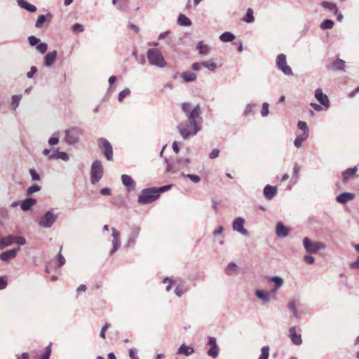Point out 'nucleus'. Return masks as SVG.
I'll return each instance as SVG.
<instances>
[{
	"instance_id": "1",
	"label": "nucleus",
	"mask_w": 359,
	"mask_h": 359,
	"mask_svg": "<svg viewBox=\"0 0 359 359\" xmlns=\"http://www.w3.org/2000/svg\"><path fill=\"white\" fill-rule=\"evenodd\" d=\"M202 118L195 119V124L189 120L181 122L177 126V129L184 140L187 139L190 135H195L201 130Z\"/></svg>"
},
{
	"instance_id": "2",
	"label": "nucleus",
	"mask_w": 359,
	"mask_h": 359,
	"mask_svg": "<svg viewBox=\"0 0 359 359\" xmlns=\"http://www.w3.org/2000/svg\"><path fill=\"white\" fill-rule=\"evenodd\" d=\"M147 57L149 64L158 68H164L167 62L160 50L157 48H149L147 52Z\"/></svg>"
},
{
	"instance_id": "3",
	"label": "nucleus",
	"mask_w": 359,
	"mask_h": 359,
	"mask_svg": "<svg viewBox=\"0 0 359 359\" xmlns=\"http://www.w3.org/2000/svg\"><path fill=\"white\" fill-rule=\"evenodd\" d=\"M182 109L185 114L189 121H192L194 124H195V119L198 118L201 119V109L199 104H196L194 107H192V105L190 102H183L182 104Z\"/></svg>"
},
{
	"instance_id": "4",
	"label": "nucleus",
	"mask_w": 359,
	"mask_h": 359,
	"mask_svg": "<svg viewBox=\"0 0 359 359\" xmlns=\"http://www.w3.org/2000/svg\"><path fill=\"white\" fill-rule=\"evenodd\" d=\"M158 198L156 188H148L142 191L138 197V203L140 204H149L155 201Z\"/></svg>"
},
{
	"instance_id": "5",
	"label": "nucleus",
	"mask_w": 359,
	"mask_h": 359,
	"mask_svg": "<svg viewBox=\"0 0 359 359\" xmlns=\"http://www.w3.org/2000/svg\"><path fill=\"white\" fill-rule=\"evenodd\" d=\"M103 167L99 160L93 162L90 169V182L93 184L97 183L103 176Z\"/></svg>"
},
{
	"instance_id": "6",
	"label": "nucleus",
	"mask_w": 359,
	"mask_h": 359,
	"mask_svg": "<svg viewBox=\"0 0 359 359\" xmlns=\"http://www.w3.org/2000/svg\"><path fill=\"white\" fill-rule=\"evenodd\" d=\"M276 66L284 74L287 76H291L293 74L291 67L287 64L285 55L283 53L278 55L276 57Z\"/></svg>"
},
{
	"instance_id": "7",
	"label": "nucleus",
	"mask_w": 359,
	"mask_h": 359,
	"mask_svg": "<svg viewBox=\"0 0 359 359\" xmlns=\"http://www.w3.org/2000/svg\"><path fill=\"white\" fill-rule=\"evenodd\" d=\"M303 244L306 251L309 253H316L318 250L325 248L324 243L320 242L313 243L307 237L304 238Z\"/></svg>"
},
{
	"instance_id": "8",
	"label": "nucleus",
	"mask_w": 359,
	"mask_h": 359,
	"mask_svg": "<svg viewBox=\"0 0 359 359\" xmlns=\"http://www.w3.org/2000/svg\"><path fill=\"white\" fill-rule=\"evenodd\" d=\"M99 147L108 161L113 159V149L111 143L105 138H100L98 142Z\"/></svg>"
},
{
	"instance_id": "9",
	"label": "nucleus",
	"mask_w": 359,
	"mask_h": 359,
	"mask_svg": "<svg viewBox=\"0 0 359 359\" xmlns=\"http://www.w3.org/2000/svg\"><path fill=\"white\" fill-rule=\"evenodd\" d=\"M59 213L54 209L47 211L41 218L39 224H53L56 222Z\"/></svg>"
},
{
	"instance_id": "10",
	"label": "nucleus",
	"mask_w": 359,
	"mask_h": 359,
	"mask_svg": "<svg viewBox=\"0 0 359 359\" xmlns=\"http://www.w3.org/2000/svg\"><path fill=\"white\" fill-rule=\"evenodd\" d=\"M66 142L69 144H74L79 142V132L75 128H71L65 131Z\"/></svg>"
},
{
	"instance_id": "11",
	"label": "nucleus",
	"mask_w": 359,
	"mask_h": 359,
	"mask_svg": "<svg viewBox=\"0 0 359 359\" xmlns=\"http://www.w3.org/2000/svg\"><path fill=\"white\" fill-rule=\"evenodd\" d=\"M315 97L320 103L321 105L328 108L330 106V101L327 95L323 93V90L320 88H317L315 90Z\"/></svg>"
},
{
	"instance_id": "12",
	"label": "nucleus",
	"mask_w": 359,
	"mask_h": 359,
	"mask_svg": "<svg viewBox=\"0 0 359 359\" xmlns=\"http://www.w3.org/2000/svg\"><path fill=\"white\" fill-rule=\"evenodd\" d=\"M19 248H13L0 254V259L5 262H8L10 260L15 258L17 255Z\"/></svg>"
},
{
	"instance_id": "13",
	"label": "nucleus",
	"mask_w": 359,
	"mask_h": 359,
	"mask_svg": "<svg viewBox=\"0 0 359 359\" xmlns=\"http://www.w3.org/2000/svg\"><path fill=\"white\" fill-rule=\"evenodd\" d=\"M121 182L127 188L128 191L134 190L135 189V182L130 175L126 174L122 175Z\"/></svg>"
},
{
	"instance_id": "14",
	"label": "nucleus",
	"mask_w": 359,
	"mask_h": 359,
	"mask_svg": "<svg viewBox=\"0 0 359 359\" xmlns=\"http://www.w3.org/2000/svg\"><path fill=\"white\" fill-rule=\"evenodd\" d=\"M344 68L345 61L339 58H337L330 65L327 66V69L334 71H342L344 70Z\"/></svg>"
},
{
	"instance_id": "15",
	"label": "nucleus",
	"mask_w": 359,
	"mask_h": 359,
	"mask_svg": "<svg viewBox=\"0 0 359 359\" xmlns=\"http://www.w3.org/2000/svg\"><path fill=\"white\" fill-rule=\"evenodd\" d=\"M111 230L112 231L113 248L110 251V254L112 255L113 253H114L116 251V250L118 249V248L120 245V242H119L120 233L118 231H116L114 227H111Z\"/></svg>"
},
{
	"instance_id": "16",
	"label": "nucleus",
	"mask_w": 359,
	"mask_h": 359,
	"mask_svg": "<svg viewBox=\"0 0 359 359\" xmlns=\"http://www.w3.org/2000/svg\"><path fill=\"white\" fill-rule=\"evenodd\" d=\"M355 198V194L352 193L344 192L337 196L336 201L339 203L344 204Z\"/></svg>"
},
{
	"instance_id": "17",
	"label": "nucleus",
	"mask_w": 359,
	"mask_h": 359,
	"mask_svg": "<svg viewBox=\"0 0 359 359\" xmlns=\"http://www.w3.org/2000/svg\"><path fill=\"white\" fill-rule=\"evenodd\" d=\"M57 54V52L55 50L48 53L44 57V65L46 67L52 66L56 60Z\"/></svg>"
},
{
	"instance_id": "18",
	"label": "nucleus",
	"mask_w": 359,
	"mask_h": 359,
	"mask_svg": "<svg viewBox=\"0 0 359 359\" xmlns=\"http://www.w3.org/2000/svg\"><path fill=\"white\" fill-rule=\"evenodd\" d=\"M188 290L189 288L185 282L177 281L176 287L175 289V293L177 297H181L182 294H185Z\"/></svg>"
},
{
	"instance_id": "19",
	"label": "nucleus",
	"mask_w": 359,
	"mask_h": 359,
	"mask_svg": "<svg viewBox=\"0 0 359 359\" xmlns=\"http://www.w3.org/2000/svg\"><path fill=\"white\" fill-rule=\"evenodd\" d=\"M15 243V236L8 235L5 237H1L0 235V249H4L6 247L10 246Z\"/></svg>"
},
{
	"instance_id": "20",
	"label": "nucleus",
	"mask_w": 359,
	"mask_h": 359,
	"mask_svg": "<svg viewBox=\"0 0 359 359\" xmlns=\"http://www.w3.org/2000/svg\"><path fill=\"white\" fill-rule=\"evenodd\" d=\"M36 203V200L32 198H28L20 203V209L23 211H28Z\"/></svg>"
},
{
	"instance_id": "21",
	"label": "nucleus",
	"mask_w": 359,
	"mask_h": 359,
	"mask_svg": "<svg viewBox=\"0 0 359 359\" xmlns=\"http://www.w3.org/2000/svg\"><path fill=\"white\" fill-rule=\"evenodd\" d=\"M277 189L276 187L266 185L264 189V195L267 200H271L276 194Z\"/></svg>"
},
{
	"instance_id": "22",
	"label": "nucleus",
	"mask_w": 359,
	"mask_h": 359,
	"mask_svg": "<svg viewBox=\"0 0 359 359\" xmlns=\"http://www.w3.org/2000/svg\"><path fill=\"white\" fill-rule=\"evenodd\" d=\"M194 353V349L191 346H187L185 344H182L177 349V354L184 355L186 356H189Z\"/></svg>"
},
{
	"instance_id": "23",
	"label": "nucleus",
	"mask_w": 359,
	"mask_h": 359,
	"mask_svg": "<svg viewBox=\"0 0 359 359\" xmlns=\"http://www.w3.org/2000/svg\"><path fill=\"white\" fill-rule=\"evenodd\" d=\"M51 19L52 15L50 13H48L47 15H41L37 18V20L35 23V27L36 28H41L43 27V24L45 22H50Z\"/></svg>"
},
{
	"instance_id": "24",
	"label": "nucleus",
	"mask_w": 359,
	"mask_h": 359,
	"mask_svg": "<svg viewBox=\"0 0 359 359\" xmlns=\"http://www.w3.org/2000/svg\"><path fill=\"white\" fill-rule=\"evenodd\" d=\"M196 50L198 51L199 54L207 55L210 53V47L204 44L203 41H201L196 45Z\"/></svg>"
},
{
	"instance_id": "25",
	"label": "nucleus",
	"mask_w": 359,
	"mask_h": 359,
	"mask_svg": "<svg viewBox=\"0 0 359 359\" xmlns=\"http://www.w3.org/2000/svg\"><path fill=\"white\" fill-rule=\"evenodd\" d=\"M357 170L358 169L356 167L348 168L347 170H344L342 172L343 180L344 182L348 181L349 179H351L355 175Z\"/></svg>"
},
{
	"instance_id": "26",
	"label": "nucleus",
	"mask_w": 359,
	"mask_h": 359,
	"mask_svg": "<svg viewBox=\"0 0 359 359\" xmlns=\"http://www.w3.org/2000/svg\"><path fill=\"white\" fill-rule=\"evenodd\" d=\"M290 229L286 226H276V233L279 238H285L288 236Z\"/></svg>"
},
{
	"instance_id": "27",
	"label": "nucleus",
	"mask_w": 359,
	"mask_h": 359,
	"mask_svg": "<svg viewBox=\"0 0 359 359\" xmlns=\"http://www.w3.org/2000/svg\"><path fill=\"white\" fill-rule=\"evenodd\" d=\"M18 5L25 10L29 12H35L36 11V7L34 5H32L25 0H18Z\"/></svg>"
},
{
	"instance_id": "28",
	"label": "nucleus",
	"mask_w": 359,
	"mask_h": 359,
	"mask_svg": "<svg viewBox=\"0 0 359 359\" xmlns=\"http://www.w3.org/2000/svg\"><path fill=\"white\" fill-rule=\"evenodd\" d=\"M176 163L177 165V170H180L183 168H186V167L189 166V165L190 163V159L189 157L180 158L176 161Z\"/></svg>"
},
{
	"instance_id": "29",
	"label": "nucleus",
	"mask_w": 359,
	"mask_h": 359,
	"mask_svg": "<svg viewBox=\"0 0 359 359\" xmlns=\"http://www.w3.org/2000/svg\"><path fill=\"white\" fill-rule=\"evenodd\" d=\"M270 280L274 283V287L273 289V292H276L278 289H280L283 285V280L280 276H273L270 278Z\"/></svg>"
},
{
	"instance_id": "30",
	"label": "nucleus",
	"mask_w": 359,
	"mask_h": 359,
	"mask_svg": "<svg viewBox=\"0 0 359 359\" xmlns=\"http://www.w3.org/2000/svg\"><path fill=\"white\" fill-rule=\"evenodd\" d=\"M181 76L186 82H193L197 78L196 74L191 72H184L181 74Z\"/></svg>"
},
{
	"instance_id": "31",
	"label": "nucleus",
	"mask_w": 359,
	"mask_h": 359,
	"mask_svg": "<svg viewBox=\"0 0 359 359\" xmlns=\"http://www.w3.org/2000/svg\"><path fill=\"white\" fill-rule=\"evenodd\" d=\"M53 262L55 263L56 269H58L65 264L66 260L60 252L58 255L53 259Z\"/></svg>"
},
{
	"instance_id": "32",
	"label": "nucleus",
	"mask_w": 359,
	"mask_h": 359,
	"mask_svg": "<svg viewBox=\"0 0 359 359\" xmlns=\"http://www.w3.org/2000/svg\"><path fill=\"white\" fill-rule=\"evenodd\" d=\"M177 23L181 26L185 27L190 26L191 25L190 19L184 14H180L178 16Z\"/></svg>"
},
{
	"instance_id": "33",
	"label": "nucleus",
	"mask_w": 359,
	"mask_h": 359,
	"mask_svg": "<svg viewBox=\"0 0 359 359\" xmlns=\"http://www.w3.org/2000/svg\"><path fill=\"white\" fill-rule=\"evenodd\" d=\"M235 36L229 32H226L219 36V39L222 42H231L233 41Z\"/></svg>"
},
{
	"instance_id": "34",
	"label": "nucleus",
	"mask_w": 359,
	"mask_h": 359,
	"mask_svg": "<svg viewBox=\"0 0 359 359\" xmlns=\"http://www.w3.org/2000/svg\"><path fill=\"white\" fill-rule=\"evenodd\" d=\"M255 294L257 298L262 299L264 302L268 303L270 302V297L266 292L261 290H257L255 291Z\"/></svg>"
},
{
	"instance_id": "35",
	"label": "nucleus",
	"mask_w": 359,
	"mask_h": 359,
	"mask_svg": "<svg viewBox=\"0 0 359 359\" xmlns=\"http://www.w3.org/2000/svg\"><path fill=\"white\" fill-rule=\"evenodd\" d=\"M22 99V95H14L11 97V107L15 111L20 104V102Z\"/></svg>"
},
{
	"instance_id": "36",
	"label": "nucleus",
	"mask_w": 359,
	"mask_h": 359,
	"mask_svg": "<svg viewBox=\"0 0 359 359\" xmlns=\"http://www.w3.org/2000/svg\"><path fill=\"white\" fill-rule=\"evenodd\" d=\"M321 5L324 8L329 9L331 11H333L334 14L338 13V8L335 4L328 2V1H323Z\"/></svg>"
},
{
	"instance_id": "37",
	"label": "nucleus",
	"mask_w": 359,
	"mask_h": 359,
	"mask_svg": "<svg viewBox=\"0 0 359 359\" xmlns=\"http://www.w3.org/2000/svg\"><path fill=\"white\" fill-rule=\"evenodd\" d=\"M253 10L250 8H248L244 21L247 23H251L255 21Z\"/></svg>"
},
{
	"instance_id": "38",
	"label": "nucleus",
	"mask_w": 359,
	"mask_h": 359,
	"mask_svg": "<svg viewBox=\"0 0 359 359\" xmlns=\"http://www.w3.org/2000/svg\"><path fill=\"white\" fill-rule=\"evenodd\" d=\"M41 189V186L39 185H37V184H33L32 185L31 187H29L27 191H26V195L27 196H31L34 193H36V192H38Z\"/></svg>"
},
{
	"instance_id": "39",
	"label": "nucleus",
	"mask_w": 359,
	"mask_h": 359,
	"mask_svg": "<svg viewBox=\"0 0 359 359\" xmlns=\"http://www.w3.org/2000/svg\"><path fill=\"white\" fill-rule=\"evenodd\" d=\"M219 353V346H213L208 351V355L213 358H216Z\"/></svg>"
},
{
	"instance_id": "40",
	"label": "nucleus",
	"mask_w": 359,
	"mask_h": 359,
	"mask_svg": "<svg viewBox=\"0 0 359 359\" xmlns=\"http://www.w3.org/2000/svg\"><path fill=\"white\" fill-rule=\"evenodd\" d=\"M237 269V265L235 263L231 262L228 264V266L226 267L225 271L228 275H232L236 271Z\"/></svg>"
},
{
	"instance_id": "41",
	"label": "nucleus",
	"mask_w": 359,
	"mask_h": 359,
	"mask_svg": "<svg viewBox=\"0 0 359 359\" xmlns=\"http://www.w3.org/2000/svg\"><path fill=\"white\" fill-rule=\"evenodd\" d=\"M60 132H55L53 133V137L49 138L48 144L50 146H54L59 142Z\"/></svg>"
},
{
	"instance_id": "42",
	"label": "nucleus",
	"mask_w": 359,
	"mask_h": 359,
	"mask_svg": "<svg viewBox=\"0 0 359 359\" xmlns=\"http://www.w3.org/2000/svg\"><path fill=\"white\" fill-rule=\"evenodd\" d=\"M334 26V22L331 20H325L320 24V28L322 29H330Z\"/></svg>"
},
{
	"instance_id": "43",
	"label": "nucleus",
	"mask_w": 359,
	"mask_h": 359,
	"mask_svg": "<svg viewBox=\"0 0 359 359\" xmlns=\"http://www.w3.org/2000/svg\"><path fill=\"white\" fill-rule=\"evenodd\" d=\"M269 356V347L268 346H263L261 349V355L258 359H268Z\"/></svg>"
},
{
	"instance_id": "44",
	"label": "nucleus",
	"mask_w": 359,
	"mask_h": 359,
	"mask_svg": "<svg viewBox=\"0 0 359 359\" xmlns=\"http://www.w3.org/2000/svg\"><path fill=\"white\" fill-rule=\"evenodd\" d=\"M287 306H288L289 309L292 312L293 316L295 318H299V313H298V312L297 311V309H296L295 302L294 301H290L288 303Z\"/></svg>"
},
{
	"instance_id": "45",
	"label": "nucleus",
	"mask_w": 359,
	"mask_h": 359,
	"mask_svg": "<svg viewBox=\"0 0 359 359\" xmlns=\"http://www.w3.org/2000/svg\"><path fill=\"white\" fill-rule=\"evenodd\" d=\"M202 66L213 72L216 69L217 65L215 62L205 61L202 62Z\"/></svg>"
},
{
	"instance_id": "46",
	"label": "nucleus",
	"mask_w": 359,
	"mask_h": 359,
	"mask_svg": "<svg viewBox=\"0 0 359 359\" xmlns=\"http://www.w3.org/2000/svg\"><path fill=\"white\" fill-rule=\"evenodd\" d=\"M32 181H40L41 177L36 170L34 168H30L29 170Z\"/></svg>"
},
{
	"instance_id": "47",
	"label": "nucleus",
	"mask_w": 359,
	"mask_h": 359,
	"mask_svg": "<svg viewBox=\"0 0 359 359\" xmlns=\"http://www.w3.org/2000/svg\"><path fill=\"white\" fill-rule=\"evenodd\" d=\"M165 161L167 163V168L165 171L167 172H170L171 170H177V163L176 162H169L167 158L165 159Z\"/></svg>"
},
{
	"instance_id": "48",
	"label": "nucleus",
	"mask_w": 359,
	"mask_h": 359,
	"mask_svg": "<svg viewBox=\"0 0 359 359\" xmlns=\"http://www.w3.org/2000/svg\"><path fill=\"white\" fill-rule=\"evenodd\" d=\"M36 50L41 54H44L47 49L48 45L44 42H40L36 47Z\"/></svg>"
},
{
	"instance_id": "49",
	"label": "nucleus",
	"mask_w": 359,
	"mask_h": 359,
	"mask_svg": "<svg viewBox=\"0 0 359 359\" xmlns=\"http://www.w3.org/2000/svg\"><path fill=\"white\" fill-rule=\"evenodd\" d=\"M292 343L295 345H300L302 343V337L300 334H294L290 337Z\"/></svg>"
},
{
	"instance_id": "50",
	"label": "nucleus",
	"mask_w": 359,
	"mask_h": 359,
	"mask_svg": "<svg viewBox=\"0 0 359 359\" xmlns=\"http://www.w3.org/2000/svg\"><path fill=\"white\" fill-rule=\"evenodd\" d=\"M255 107H256L255 104H247L245 108V110L243 111V116H247L249 114H250L252 112L253 109Z\"/></svg>"
},
{
	"instance_id": "51",
	"label": "nucleus",
	"mask_w": 359,
	"mask_h": 359,
	"mask_svg": "<svg viewBox=\"0 0 359 359\" xmlns=\"http://www.w3.org/2000/svg\"><path fill=\"white\" fill-rule=\"evenodd\" d=\"M183 176L189 178L194 183H198L201 181V177L196 175L187 174L183 175Z\"/></svg>"
},
{
	"instance_id": "52",
	"label": "nucleus",
	"mask_w": 359,
	"mask_h": 359,
	"mask_svg": "<svg viewBox=\"0 0 359 359\" xmlns=\"http://www.w3.org/2000/svg\"><path fill=\"white\" fill-rule=\"evenodd\" d=\"M71 30L72 32H83L84 27L81 24L76 23L71 27Z\"/></svg>"
},
{
	"instance_id": "53",
	"label": "nucleus",
	"mask_w": 359,
	"mask_h": 359,
	"mask_svg": "<svg viewBox=\"0 0 359 359\" xmlns=\"http://www.w3.org/2000/svg\"><path fill=\"white\" fill-rule=\"evenodd\" d=\"M130 91L128 88H126L121 91L118 96V100L119 102H122L125 97L130 94Z\"/></svg>"
},
{
	"instance_id": "54",
	"label": "nucleus",
	"mask_w": 359,
	"mask_h": 359,
	"mask_svg": "<svg viewBox=\"0 0 359 359\" xmlns=\"http://www.w3.org/2000/svg\"><path fill=\"white\" fill-rule=\"evenodd\" d=\"M28 41L31 46H37L40 43V39L34 36H29Z\"/></svg>"
},
{
	"instance_id": "55",
	"label": "nucleus",
	"mask_w": 359,
	"mask_h": 359,
	"mask_svg": "<svg viewBox=\"0 0 359 359\" xmlns=\"http://www.w3.org/2000/svg\"><path fill=\"white\" fill-rule=\"evenodd\" d=\"M57 159H62L65 161H67L69 159V157L66 152L58 151L57 154Z\"/></svg>"
},
{
	"instance_id": "56",
	"label": "nucleus",
	"mask_w": 359,
	"mask_h": 359,
	"mask_svg": "<svg viewBox=\"0 0 359 359\" xmlns=\"http://www.w3.org/2000/svg\"><path fill=\"white\" fill-rule=\"evenodd\" d=\"M233 229L243 235H248V231L244 228V226H233Z\"/></svg>"
},
{
	"instance_id": "57",
	"label": "nucleus",
	"mask_w": 359,
	"mask_h": 359,
	"mask_svg": "<svg viewBox=\"0 0 359 359\" xmlns=\"http://www.w3.org/2000/svg\"><path fill=\"white\" fill-rule=\"evenodd\" d=\"M261 114L263 117H266L269 114V104L266 102L263 103Z\"/></svg>"
},
{
	"instance_id": "58",
	"label": "nucleus",
	"mask_w": 359,
	"mask_h": 359,
	"mask_svg": "<svg viewBox=\"0 0 359 359\" xmlns=\"http://www.w3.org/2000/svg\"><path fill=\"white\" fill-rule=\"evenodd\" d=\"M50 353H51V347H50V344H49L46 347L44 353L42 355L41 359H49Z\"/></svg>"
},
{
	"instance_id": "59",
	"label": "nucleus",
	"mask_w": 359,
	"mask_h": 359,
	"mask_svg": "<svg viewBox=\"0 0 359 359\" xmlns=\"http://www.w3.org/2000/svg\"><path fill=\"white\" fill-rule=\"evenodd\" d=\"M15 243L19 245H23L26 243V240L24 237L15 236Z\"/></svg>"
},
{
	"instance_id": "60",
	"label": "nucleus",
	"mask_w": 359,
	"mask_h": 359,
	"mask_svg": "<svg viewBox=\"0 0 359 359\" xmlns=\"http://www.w3.org/2000/svg\"><path fill=\"white\" fill-rule=\"evenodd\" d=\"M298 128L303 131H308V127L306 122L299 121L297 123Z\"/></svg>"
},
{
	"instance_id": "61",
	"label": "nucleus",
	"mask_w": 359,
	"mask_h": 359,
	"mask_svg": "<svg viewBox=\"0 0 359 359\" xmlns=\"http://www.w3.org/2000/svg\"><path fill=\"white\" fill-rule=\"evenodd\" d=\"M219 154V150L218 149H214L209 154V158L211 159H215L218 157Z\"/></svg>"
},
{
	"instance_id": "62",
	"label": "nucleus",
	"mask_w": 359,
	"mask_h": 359,
	"mask_svg": "<svg viewBox=\"0 0 359 359\" xmlns=\"http://www.w3.org/2000/svg\"><path fill=\"white\" fill-rule=\"evenodd\" d=\"M304 259L308 264H312L315 262V258L313 256L309 255H305Z\"/></svg>"
},
{
	"instance_id": "63",
	"label": "nucleus",
	"mask_w": 359,
	"mask_h": 359,
	"mask_svg": "<svg viewBox=\"0 0 359 359\" xmlns=\"http://www.w3.org/2000/svg\"><path fill=\"white\" fill-rule=\"evenodd\" d=\"M109 327V325L108 323H105L104 326L102 327L100 336V337L104 339L105 338V332L107 330V329Z\"/></svg>"
},
{
	"instance_id": "64",
	"label": "nucleus",
	"mask_w": 359,
	"mask_h": 359,
	"mask_svg": "<svg viewBox=\"0 0 359 359\" xmlns=\"http://www.w3.org/2000/svg\"><path fill=\"white\" fill-rule=\"evenodd\" d=\"M129 357L130 359H139L135 348H130L129 350Z\"/></svg>"
}]
</instances>
